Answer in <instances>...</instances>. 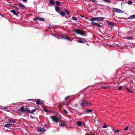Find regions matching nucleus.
I'll list each match as a JSON object with an SVG mask.
<instances>
[{
	"label": "nucleus",
	"mask_w": 135,
	"mask_h": 135,
	"mask_svg": "<svg viewBox=\"0 0 135 135\" xmlns=\"http://www.w3.org/2000/svg\"><path fill=\"white\" fill-rule=\"evenodd\" d=\"M73 31L77 34L83 36H84L85 34L86 33L85 31H81L79 29L74 28L73 30Z\"/></svg>",
	"instance_id": "nucleus-2"
},
{
	"label": "nucleus",
	"mask_w": 135,
	"mask_h": 135,
	"mask_svg": "<svg viewBox=\"0 0 135 135\" xmlns=\"http://www.w3.org/2000/svg\"><path fill=\"white\" fill-rule=\"evenodd\" d=\"M81 17H84V16H81Z\"/></svg>",
	"instance_id": "nucleus-53"
},
{
	"label": "nucleus",
	"mask_w": 135,
	"mask_h": 135,
	"mask_svg": "<svg viewBox=\"0 0 135 135\" xmlns=\"http://www.w3.org/2000/svg\"><path fill=\"white\" fill-rule=\"evenodd\" d=\"M27 0H22L24 2H26L27 1Z\"/></svg>",
	"instance_id": "nucleus-47"
},
{
	"label": "nucleus",
	"mask_w": 135,
	"mask_h": 135,
	"mask_svg": "<svg viewBox=\"0 0 135 135\" xmlns=\"http://www.w3.org/2000/svg\"><path fill=\"white\" fill-rule=\"evenodd\" d=\"M60 14L62 16H64L65 15V13L63 12H61L60 13Z\"/></svg>",
	"instance_id": "nucleus-31"
},
{
	"label": "nucleus",
	"mask_w": 135,
	"mask_h": 135,
	"mask_svg": "<svg viewBox=\"0 0 135 135\" xmlns=\"http://www.w3.org/2000/svg\"><path fill=\"white\" fill-rule=\"evenodd\" d=\"M14 7L16 9H17L18 10L19 9L16 6H15Z\"/></svg>",
	"instance_id": "nucleus-45"
},
{
	"label": "nucleus",
	"mask_w": 135,
	"mask_h": 135,
	"mask_svg": "<svg viewBox=\"0 0 135 135\" xmlns=\"http://www.w3.org/2000/svg\"><path fill=\"white\" fill-rule=\"evenodd\" d=\"M28 101H32L33 102H35L36 101V99H28L27 100Z\"/></svg>",
	"instance_id": "nucleus-26"
},
{
	"label": "nucleus",
	"mask_w": 135,
	"mask_h": 135,
	"mask_svg": "<svg viewBox=\"0 0 135 135\" xmlns=\"http://www.w3.org/2000/svg\"><path fill=\"white\" fill-rule=\"evenodd\" d=\"M96 18L97 21H102L104 19V18L102 17H96Z\"/></svg>",
	"instance_id": "nucleus-9"
},
{
	"label": "nucleus",
	"mask_w": 135,
	"mask_h": 135,
	"mask_svg": "<svg viewBox=\"0 0 135 135\" xmlns=\"http://www.w3.org/2000/svg\"><path fill=\"white\" fill-rule=\"evenodd\" d=\"M114 131L115 132L118 133L119 132H120V130L115 129Z\"/></svg>",
	"instance_id": "nucleus-38"
},
{
	"label": "nucleus",
	"mask_w": 135,
	"mask_h": 135,
	"mask_svg": "<svg viewBox=\"0 0 135 135\" xmlns=\"http://www.w3.org/2000/svg\"><path fill=\"white\" fill-rule=\"evenodd\" d=\"M37 130L38 132H44L46 131L44 128L40 127H37Z\"/></svg>",
	"instance_id": "nucleus-4"
},
{
	"label": "nucleus",
	"mask_w": 135,
	"mask_h": 135,
	"mask_svg": "<svg viewBox=\"0 0 135 135\" xmlns=\"http://www.w3.org/2000/svg\"><path fill=\"white\" fill-rule=\"evenodd\" d=\"M122 88V86H119L118 89V90H120Z\"/></svg>",
	"instance_id": "nucleus-33"
},
{
	"label": "nucleus",
	"mask_w": 135,
	"mask_h": 135,
	"mask_svg": "<svg viewBox=\"0 0 135 135\" xmlns=\"http://www.w3.org/2000/svg\"><path fill=\"white\" fill-rule=\"evenodd\" d=\"M107 127V125H104L103 126V127L104 128H106Z\"/></svg>",
	"instance_id": "nucleus-44"
},
{
	"label": "nucleus",
	"mask_w": 135,
	"mask_h": 135,
	"mask_svg": "<svg viewBox=\"0 0 135 135\" xmlns=\"http://www.w3.org/2000/svg\"><path fill=\"white\" fill-rule=\"evenodd\" d=\"M64 38L65 40H70L69 38L68 37H64Z\"/></svg>",
	"instance_id": "nucleus-30"
},
{
	"label": "nucleus",
	"mask_w": 135,
	"mask_h": 135,
	"mask_svg": "<svg viewBox=\"0 0 135 135\" xmlns=\"http://www.w3.org/2000/svg\"><path fill=\"white\" fill-rule=\"evenodd\" d=\"M91 25H94L95 26H97L98 27H102L101 25H100L99 24L96 22H91L90 23Z\"/></svg>",
	"instance_id": "nucleus-6"
},
{
	"label": "nucleus",
	"mask_w": 135,
	"mask_h": 135,
	"mask_svg": "<svg viewBox=\"0 0 135 135\" xmlns=\"http://www.w3.org/2000/svg\"><path fill=\"white\" fill-rule=\"evenodd\" d=\"M101 88L102 89H105L108 88V87L107 86H102L101 87Z\"/></svg>",
	"instance_id": "nucleus-37"
},
{
	"label": "nucleus",
	"mask_w": 135,
	"mask_h": 135,
	"mask_svg": "<svg viewBox=\"0 0 135 135\" xmlns=\"http://www.w3.org/2000/svg\"><path fill=\"white\" fill-rule=\"evenodd\" d=\"M63 112H64V113H68L67 111L65 110H64L63 111Z\"/></svg>",
	"instance_id": "nucleus-41"
},
{
	"label": "nucleus",
	"mask_w": 135,
	"mask_h": 135,
	"mask_svg": "<svg viewBox=\"0 0 135 135\" xmlns=\"http://www.w3.org/2000/svg\"><path fill=\"white\" fill-rule=\"evenodd\" d=\"M50 117L52 120L56 122H59L60 126L63 127L66 126L65 123L64 122H62L60 118H58L56 116H50Z\"/></svg>",
	"instance_id": "nucleus-1"
},
{
	"label": "nucleus",
	"mask_w": 135,
	"mask_h": 135,
	"mask_svg": "<svg viewBox=\"0 0 135 135\" xmlns=\"http://www.w3.org/2000/svg\"><path fill=\"white\" fill-rule=\"evenodd\" d=\"M44 110L46 112H48V110L47 109H46V108H44Z\"/></svg>",
	"instance_id": "nucleus-40"
},
{
	"label": "nucleus",
	"mask_w": 135,
	"mask_h": 135,
	"mask_svg": "<svg viewBox=\"0 0 135 135\" xmlns=\"http://www.w3.org/2000/svg\"><path fill=\"white\" fill-rule=\"evenodd\" d=\"M8 108H7V107H4V108H2V109H7Z\"/></svg>",
	"instance_id": "nucleus-43"
},
{
	"label": "nucleus",
	"mask_w": 135,
	"mask_h": 135,
	"mask_svg": "<svg viewBox=\"0 0 135 135\" xmlns=\"http://www.w3.org/2000/svg\"><path fill=\"white\" fill-rule=\"evenodd\" d=\"M120 132H121L122 130V129H120Z\"/></svg>",
	"instance_id": "nucleus-51"
},
{
	"label": "nucleus",
	"mask_w": 135,
	"mask_h": 135,
	"mask_svg": "<svg viewBox=\"0 0 135 135\" xmlns=\"http://www.w3.org/2000/svg\"><path fill=\"white\" fill-rule=\"evenodd\" d=\"M74 106L75 107H77V108L78 107V104L76 103L74 105Z\"/></svg>",
	"instance_id": "nucleus-35"
},
{
	"label": "nucleus",
	"mask_w": 135,
	"mask_h": 135,
	"mask_svg": "<svg viewBox=\"0 0 135 135\" xmlns=\"http://www.w3.org/2000/svg\"><path fill=\"white\" fill-rule=\"evenodd\" d=\"M126 89L130 93H132V92H131V90L129 89L128 88H126Z\"/></svg>",
	"instance_id": "nucleus-36"
},
{
	"label": "nucleus",
	"mask_w": 135,
	"mask_h": 135,
	"mask_svg": "<svg viewBox=\"0 0 135 135\" xmlns=\"http://www.w3.org/2000/svg\"><path fill=\"white\" fill-rule=\"evenodd\" d=\"M107 23L108 25L111 26L113 27L115 25L112 22H108Z\"/></svg>",
	"instance_id": "nucleus-12"
},
{
	"label": "nucleus",
	"mask_w": 135,
	"mask_h": 135,
	"mask_svg": "<svg viewBox=\"0 0 135 135\" xmlns=\"http://www.w3.org/2000/svg\"><path fill=\"white\" fill-rule=\"evenodd\" d=\"M87 18H86V19H87Z\"/></svg>",
	"instance_id": "nucleus-55"
},
{
	"label": "nucleus",
	"mask_w": 135,
	"mask_h": 135,
	"mask_svg": "<svg viewBox=\"0 0 135 135\" xmlns=\"http://www.w3.org/2000/svg\"><path fill=\"white\" fill-rule=\"evenodd\" d=\"M10 111V110H7V111L8 112H9Z\"/></svg>",
	"instance_id": "nucleus-49"
},
{
	"label": "nucleus",
	"mask_w": 135,
	"mask_h": 135,
	"mask_svg": "<svg viewBox=\"0 0 135 135\" xmlns=\"http://www.w3.org/2000/svg\"><path fill=\"white\" fill-rule=\"evenodd\" d=\"M128 129V126L124 129V130H126Z\"/></svg>",
	"instance_id": "nucleus-39"
},
{
	"label": "nucleus",
	"mask_w": 135,
	"mask_h": 135,
	"mask_svg": "<svg viewBox=\"0 0 135 135\" xmlns=\"http://www.w3.org/2000/svg\"><path fill=\"white\" fill-rule=\"evenodd\" d=\"M113 11L115 12L121 13H122L123 12V11H122L118 8H113Z\"/></svg>",
	"instance_id": "nucleus-5"
},
{
	"label": "nucleus",
	"mask_w": 135,
	"mask_h": 135,
	"mask_svg": "<svg viewBox=\"0 0 135 135\" xmlns=\"http://www.w3.org/2000/svg\"><path fill=\"white\" fill-rule=\"evenodd\" d=\"M92 111V110L91 109H88L86 110V112L90 113Z\"/></svg>",
	"instance_id": "nucleus-24"
},
{
	"label": "nucleus",
	"mask_w": 135,
	"mask_h": 135,
	"mask_svg": "<svg viewBox=\"0 0 135 135\" xmlns=\"http://www.w3.org/2000/svg\"><path fill=\"white\" fill-rule=\"evenodd\" d=\"M18 5L20 7L22 8H23L25 7V6L21 3H19L18 4Z\"/></svg>",
	"instance_id": "nucleus-17"
},
{
	"label": "nucleus",
	"mask_w": 135,
	"mask_h": 135,
	"mask_svg": "<svg viewBox=\"0 0 135 135\" xmlns=\"http://www.w3.org/2000/svg\"><path fill=\"white\" fill-rule=\"evenodd\" d=\"M41 103L40 100L39 99H38L36 102V103L38 105H40L41 104Z\"/></svg>",
	"instance_id": "nucleus-20"
},
{
	"label": "nucleus",
	"mask_w": 135,
	"mask_h": 135,
	"mask_svg": "<svg viewBox=\"0 0 135 135\" xmlns=\"http://www.w3.org/2000/svg\"><path fill=\"white\" fill-rule=\"evenodd\" d=\"M134 18H135V15H134L131 16L128 18V19H131Z\"/></svg>",
	"instance_id": "nucleus-16"
},
{
	"label": "nucleus",
	"mask_w": 135,
	"mask_h": 135,
	"mask_svg": "<svg viewBox=\"0 0 135 135\" xmlns=\"http://www.w3.org/2000/svg\"><path fill=\"white\" fill-rule=\"evenodd\" d=\"M132 2L131 1H129L128 2V4L129 5L132 4Z\"/></svg>",
	"instance_id": "nucleus-28"
},
{
	"label": "nucleus",
	"mask_w": 135,
	"mask_h": 135,
	"mask_svg": "<svg viewBox=\"0 0 135 135\" xmlns=\"http://www.w3.org/2000/svg\"><path fill=\"white\" fill-rule=\"evenodd\" d=\"M85 135H95V134H89L87 133H86Z\"/></svg>",
	"instance_id": "nucleus-42"
},
{
	"label": "nucleus",
	"mask_w": 135,
	"mask_h": 135,
	"mask_svg": "<svg viewBox=\"0 0 135 135\" xmlns=\"http://www.w3.org/2000/svg\"><path fill=\"white\" fill-rule=\"evenodd\" d=\"M72 18L74 20L76 21L77 20V19L76 17H73Z\"/></svg>",
	"instance_id": "nucleus-32"
},
{
	"label": "nucleus",
	"mask_w": 135,
	"mask_h": 135,
	"mask_svg": "<svg viewBox=\"0 0 135 135\" xmlns=\"http://www.w3.org/2000/svg\"><path fill=\"white\" fill-rule=\"evenodd\" d=\"M90 20L91 21H96V17L91 18L90 19Z\"/></svg>",
	"instance_id": "nucleus-15"
},
{
	"label": "nucleus",
	"mask_w": 135,
	"mask_h": 135,
	"mask_svg": "<svg viewBox=\"0 0 135 135\" xmlns=\"http://www.w3.org/2000/svg\"><path fill=\"white\" fill-rule=\"evenodd\" d=\"M77 125L78 126H80L82 125V123L80 121H78L77 122Z\"/></svg>",
	"instance_id": "nucleus-21"
},
{
	"label": "nucleus",
	"mask_w": 135,
	"mask_h": 135,
	"mask_svg": "<svg viewBox=\"0 0 135 135\" xmlns=\"http://www.w3.org/2000/svg\"><path fill=\"white\" fill-rule=\"evenodd\" d=\"M55 9L56 11L57 12H59L60 11V8L58 6H56Z\"/></svg>",
	"instance_id": "nucleus-14"
},
{
	"label": "nucleus",
	"mask_w": 135,
	"mask_h": 135,
	"mask_svg": "<svg viewBox=\"0 0 135 135\" xmlns=\"http://www.w3.org/2000/svg\"><path fill=\"white\" fill-rule=\"evenodd\" d=\"M80 113L81 114H83V113H84L81 112V113Z\"/></svg>",
	"instance_id": "nucleus-52"
},
{
	"label": "nucleus",
	"mask_w": 135,
	"mask_h": 135,
	"mask_svg": "<svg viewBox=\"0 0 135 135\" xmlns=\"http://www.w3.org/2000/svg\"><path fill=\"white\" fill-rule=\"evenodd\" d=\"M90 0L93 2H95V1H96V0Z\"/></svg>",
	"instance_id": "nucleus-46"
},
{
	"label": "nucleus",
	"mask_w": 135,
	"mask_h": 135,
	"mask_svg": "<svg viewBox=\"0 0 135 135\" xmlns=\"http://www.w3.org/2000/svg\"><path fill=\"white\" fill-rule=\"evenodd\" d=\"M91 105V104L90 102L85 100H83L81 103L80 105L82 107H84L86 106H90Z\"/></svg>",
	"instance_id": "nucleus-3"
},
{
	"label": "nucleus",
	"mask_w": 135,
	"mask_h": 135,
	"mask_svg": "<svg viewBox=\"0 0 135 135\" xmlns=\"http://www.w3.org/2000/svg\"><path fill=\"white\" fill-rule=\"evenodd\" d=\"M55 3H56V5H60V2H59L58 1H56Z\"/></svg>",
	"instance_id": "nucleus-29"
},
{
	"label": "nucleus",
	"mask_w": 135,
	"mask_h": 135,
	"mask_svg": "<svg viewBox=\"0 0 135 135\" xmlns=\"http://www.w3.org/2000/svg\"><path fill=\"white\" fill-rule=\"evenodd\" d=\"M8 122L9 123H16V122L14 120H10L8 121Z\"/></svg>",
	"instance_id": "nucleus-25"
},
{
	"label": "nucleus",
	"mask_w": 135,
	"mask_h": 135,
	"mask_svg": "<svg viewBox=\"0 0 135 135\" xmlns=\"http://www.w3.org/2000/svg\"><path fill=\"white\" fill-rule=\"evenodd\" d=\"M70 96H68L66 97L65 99V100H68Z\"/></svg>",
	"instance_id": "nucleus-34"
},
{
	"label": "nucleus",
	"mask_w": 135,
	"mask_h": 135,
	"mask_svg": "<svg viewBox=\"0 0 135 135\" xmlns=\"http://www.w3.org/2000/svg\"><path fill=\"white\" fill-rule=\"evenodd\" d=\"M126 39L128 40H131L132 39V38L131 37H126Z\"/></svg>",
	"instance_id": "nucleus-27"
},
{
	"label": "nucleus",
	"mask_w": 135,
	"mask_h": 135,
	"mask_svg": "<svg viewBox=\"0 0 135 135\" xmlns=\"http://www.w3.org/2000/svg\"><path fill=\"white\" fill-rule=\"evenodd\" d=\"M86 42V41L84 39L81 38L79 40L78 42L79 43H83Z\"/></svg>",
	"instance_id": "nucleus-8"
},
{
	"label": "nucleus",
	"mask_w": 135,
	"mask_h": 135,
	"mask_svg": "<svg viewBox=\"0 0 135 135\" xmlns=\"http://www.w3.org/2000/svg\"><path fill=\"white\" fill-rule=\"evenodd\" d=\"M10 12L12 13L14 15L18 16V13H17L14 9H12L10 11Z\"/></svg>",
	"instance_id": "nucleus-10"
},
{
	"label": "nucleus",
	"mask_w": 135,
	"mask_h": 135,
	"mask_svg": "<svg viewBox=\"0 0 135 135\" xmlns=\"http://www.w3.org/2000/svg\"><path fill=\"white\" fill-rule=\"evenodd\" d=\"M49 3L51 5H54L55 3L54 1L53 0H50L49 2Z\"/></svg>",
	"instance_id": "nucleus-19"
},
{
	"label": "nucleus",
	"mask_w": 135,
	"mask_h": 135,
	"mask_svg": "<svg viewBox=\"0 0 135 135\" xmlns=\"http://www.w3.org/2000/svg\"><path fill=\"white\" fill-rule=\"evenodd\" d=\"M24 108L25 107L23 106H22L20 109H18V111L22 112H23V111H24Z\"/></svg>",
	"instance_id": "nucleus-13"
},
{
	"label": "nucleus",
	"mask_w": 135,
	"mask_h": 135,
	"mask_svg": "<svg viewBox=\"0 0 135 135\" xmlns=\"http://www.w3.org/2000/svg\"><path fill=\"white\" fill-rule=\"evenodd\" d=\"M38 19L40 21H44L45 20L44 19L41 18H38V17H36L35 18H34L33 20L34 21H36Z\"/></svg>",
	"instance_id": "nucleus-7"
},
{
	"label": "nucleus",
	"mask_w": 135,
	"mask_h": 135,
	"mask_svg": "<svg viewBox=\"0 0 135 135\" xmlns=\"http://www.w3.org/2000/svg\"><path fill=\"white\" fill-rule=\"evenodd\" d=\"M27 112L29 113L30 112V110L28 109H25L24 108V111H23V112Z\"/></svg>",
	"instance_id": "nucleus-18"
},
{
	"label": "nucleus",
	"mask_w": 135,
	"mask_h": 135,
	"mask_svg": "<svg viewBox=\"0 0 135 135\" xmlns=\"http://www.w3.org/2000/svg\"><path fill=\"white\" fill-rule=\"evenodd\" d=\"M65 13L67 14L68 15H70V14L69 12V11L67 9H65Z\"/></svg>",
	"instance_id": "nucleus-22"
},
{
	"label": "nucleus",
	"mask_w": 135,
	"mask_h": 135,
	"mask_svg": "<svg viewBox=\"0 0 135 135\" xmlns=\"http://www.w3.org/2000/svg\"><path fill=\"white\" fill-rule=\"evenodd\" d=\"M65 105H68V104H65Z\"/></svg>",
	"instance_id": "nucleus-54"
},
{
	"label": "nucleus",
	"mask_w": 135,
	"mask_h": 135,
	"mask_svg": "<svg viewBox=\"0 0 135 135\" xmlns=\"http://www.w3.org/2000/svg\"><path fill=\"white\" fill-rule=\"evenodd\" d=\"M36 110V109H34L33 110H32L31 111H30V112L31 114H33V112H35Z\"/></svg>",
	"instance_id": "nucleus-23"
},
{
	"label": "nucleus",
	"mask_w": 135,
	"mask_h": 135,
	"mask_svg": "<svg viewBox=\"0 0 135 135\" xmlns=\"http://www.w3.org/2000/svg\"><path fill=\"white\" fill-rule=\"evenodd\" d=\"M82 124L83 125L84 124V122H83L82 123V124Z\"/></svg>",
	"instance_id": "nucleus-48"
},
{
	"label": "nucleus",
	"mask_w": 135,
	"mask_h": 135,
	"mask_svg": "<svg viewBox=\"0 0 135 135\" xmlns=\"http://www.w3.org/2000/svg\"><path fill=\"white\" fill-rule=\"evenodd\" d=\"M12 125V124H10L9 123H7V124L4 125V127L7 128L11 127Z\"/></svg>",
	"instance_id": "nucleus-11"
},
{
	"label": "nucleus",
	"mask_w": 135,
	"mask_h": 135,
	"mask_svg": "<svg viewBox=\"0 0 135 135\" xmlns=\"http://www.w3.org/2000/svg\"><path fill=\"white\" fill-rule=\"evenodd\" d=\"M51 112V111H48V112L50 113Z\"/></svg>",
	"instance_id": "nucleus-50"
}]
</instances>
